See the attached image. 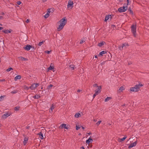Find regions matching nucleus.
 I'll return each mask as SVG.
<instances>
[{
	"label": "nucleus",
	"instance_id": "obj_1",
	"mask_svg": "<svg viewBox=\"0 0 149 149\" xmlns=\"http://www.w3.org/2000/svg\"><path fill=\"white\" fill-rule=\"evenodd\" d=\"M60 24L59 25V27H58L57 29L58 30V31H60L61 30L63 29L64 26L66 24L67 22V20L66 19V17H65V18L61 19L60 21Z\"/></svg>",
	"mask_w": 149,
	"mask_h": 149
},
{
	"label": "nucleus",
	"instance_id": "obj_2",
	"mask_svg": "<svg viewBox=\"0 0 149 149\" xmlns=\"http://www.w3.org/2000/svg\"><path fill=\"white\" fill-rule=\"evenodd\" d=\"M127 5L126 3L124 4L123 7H120L118 9V11L120 13L125 12L127 9Z\"/></svg>",
	"mask_w": 149,
	"mask_h": 149
},
{
	"label": "nucleus",
	"instance_id": "obj_3",
	"mask_svg": "<svg viewBox=\"0 0 149 149\" xmlns=\"http://www.w3.org/2000/svg\"><path fill=\"white\" fill-rule=\"evenodd\" d=\"M131 31L134 36L136 37V26L132 25L131 26Z\"/></svg>",
	"mask_w": 149,
	"mask_h": 149
},
{
	"label": "nucleus",
	"instance_id": "obj_4",
	"mask_svg": "<svg viewBox=\"0 0 149 149\" xmlns=\"http://www.w3.org/2000/svg\"><path fill=\"white\" fill-rule=\"evenodd\" d=\"M131 91L132 92H138L139 91V88H136L135 86L134 87H132L130 88Z\"/></svg>",
	"mask_w": 149,
	"mask_h": 149
},
{
	"label": "nucleus",
	"instance_id": "obj_5",
	"mask_svg": "<svg viewBox=\"0 0 149 149\" xmlns=\"http://www.w3.org/2000/svg\"><path fill=\"white\" fill-rule=\"evenodd\" d=\"M31 47H32L31 46L28 45L25 46L23 48L26 50L29 51L30 49L31 48Z\"/></svg>",
	"mask_w": 149,
	"mask_h": 149
},
{
	"label": "nucleus",
	"instance_id": "obj_6",
	"mask_svg": "<svg viewBox=\"0 0 149 149\" xmlns=\"http://www.w3.org/2000/svg\"><path fill=\"white\" fill-rule=\"evenodd\" d=\"M11 114L8 113H7L4 114L3 116L1 117V118L4 119H6Z\"/></svg>",
	"mask_w": 149,
	"mask_h": 149
},
{
	"label": "nucleus",
	"instance_id": "obj_7",
	"mask_svg": "<svg viewBox=\"0 0 149 149\" xmlns=\"http://www.w3.org/2000/svg\"><path fill=\"white\" fill-rule=\"evenodd\" d=\"M60 129L64 128L66 129H68L69 127L68 126H66V125L65 124H62L59 127Z\"/></svg>",
	"mask_w": 149,
	"mask_h": 149
},
{
	"label": "nucleus",
	"instance_id": "obj_8",
	"mask_svg": "<svg viewBox=\"0 0 149 149\" xmlns=\"http://www.w3.org/2000/svg\"><path fill=\"white\" fill-rule=\"evenodd\" d=\"M12 30L10 29L8 30V29H4L2 31V32L4 33H5L8 34V33H10L11 32Z\"/></svg>",
	"mask_w": 149,
	"mask_h": 149
},
{
	"label": "nucleus",
	"instance_id": "obj_9",
	"mask_svg": "<svg viewBox=\"0 0 149 149\" xmlns=\"http://www.w3.org/2000/svg\"><path fill=\"white\" fill-rule=\"evenodd\" d=\"M73 2L72 1H69L68 4L67 5L68 8H69L70 6H71V8H72V7H73Z\"/></svg>",
	"mask_w": 149,
	"mask_h": 149
},
{
	"label": "nucleus",
	"instance_id": "obj_10",
	"mask_svg": "<svg viewBox=\"0 0 149 149\" xmlns=\"http://www.w3.org/2000/svg\"><path fill=\"white\" fill-rule=\"evenodd\" d=\"M137 143V141H135L133 143H131L130 145L128 146V148H132L134 146H136Z\"/></svg>",
	"mask_w": 149,
	"mask_h": 149
},
{
	"label": "nucleus",
	"instance_id": "obj_11",
	"mask_svg": "<svg viewBox=\"0 0 149 149\" xmlns=\"http://www.w3.org/2000/svg\"><path fill=\"white\" fill-rule=\"evenodd\" d=\"M28 140V137H25L24 139V140L23 142V143L24 145H25L27 143Z\"/></svg>",
	"mask_w": 149,
	"mask_h": 149
},
{
	"label": "nucleus",
	"instance_id": "obj_12",
	"mask_svg": "<svg viewBox=\"0 0 149 149\" xmlns=\"http://www.w3.org/2000/svg\"><path fill=\"white\" fill-rule=\"evenodd\" d=\"M39 135V137L42 139H43L44 138L43 134L41 132H40L38 134Z\"/></svg>",
	"mask_w": 149,
	"mask_h": 149
},
{
	"label": "nucleus",
	"instance_id": "obj_13",
	"mask_svg": "<svg viewBox=\"0 0 149 149\" xmlns=\"http://www.w3.org/2000/svg\"><path fill=\"white\" fill-rule=\"evenodd\" d=\"M127 45H128V44H127V43H124V44H123L122 46H120V47H119V49H122H122H123V48L124 47H125V46H126Z\"/></svg>",
	"mask_w": 149,
	"mask_h": 149
},
{
	"label": "nucleus",
	"instance_id": "obj_14",
	"mask_svg": "<svg viewBox=\"0 0 149 149\" xmlns=\"http://www.w3.org/2000/svg\"><path fill=\"white\" fill-rule=\"evenodd\" d=\"M143 86V85L142 84H137L135 86L136 88H139V90L140 88Z\"/></svg>",
	"mask_w": 149,
	"mask_h": 149
},
{
	"label": "nucleus",
	"instance_id": "obj_15",
	"mask_svg": "<svg viewBox=\"0 0 149 149\" xmlns=\"http://www.w3.org/2000/svg\"><path fill=\"white\" fill-rule=\"evenodd\" d=\"M47 13H49L50 12L53 13L54 11V10H53V9L48 8L47 9Z\"/></svg>",
	"mask_w": 149,
	"mask_h": 149
},
{
	"label": "nucleus",
	"instance_id": "obj_16",
	"mask_svg": "<svg viewBox=\"0 0 149 149\" xmlns=\"http://www.w3.org/2000/svg\"><path fill=\"white\" fill-rule=\"evenodd\" d=\"M36 88L35 87V84H32L29 87V88L32 90H34Z\"/></svg>",
	"mask_w": 149,
	"mask_h": 149
},
{
	"label": "nucleus",
	"instance_id": "obj_17",
	"mask_svg": "<svg viewBox=\"0 0 149 149\" xmlns=\"http://www.w3.org/2000/svg\"><path fill=\"white\" fill-rule=\"evenodd\" d=\"M21 78V76L20 75L17 76L15 78L14 80L16 81L18 79H20Z\"/></svg>",
	"mask_w": 149,
	"mask_h": 149
},
{
	"label": "nucleus",
	"instance_id": "obj_18",
	"mask_svg": "<svg viewBox=\"0 0 149 149\" xmlns=\"http://www.w3.org/2000/svg\"><path fill=\"white\" fill-rule=\"evenodd\" d=\"M93 141V139L90 138L88 140H86V143L88 144H89L91 141Z\"/></svg>",
	"mask_w": 149,
	"mask_h": 149
},
{
	"label": "nucleus",
	"instance_id": "obj_19",
	"mask_svg": "<svg viewBox=\"0 0 149 149\" xmlns=\"http://www.w3.org/2000/svg\"><path fill=\"white\" fill-rule=\"evenodd\" d=\"M33 97L34 99H38L40 97V96L39 95H36L33 96Z\"/></svg>",
	"mask_w": 149,
	"mask_h": 149
},
{
	"label": "nucleus",
	"instance_id": "obj_20",
	"mask_svg": "<svg viewBox=\"0 0 149 149\" xmlns=\"http://www.w3.org/2000/svg\"><path fill=\"white\" fill-rule=\"evenodd\" d=\"M19 58H20V59L22 60V61H27L28 60V59L27 58L22 56L19 57Z\"/></svg>",
	"mask_w": 149,
	"mask_h": 149
},
{
	"label": "nucleus",
	"instance_id": "obj_21",
	"mask_svg": "<svg viewBox=\"0 0 149 149\" xmlns=\"http://www.w3.org/2000/svg\"><path fill=\"white\" fill-rule=\"evenodd\" d=\"M128 10L130 11V13L132 15H133L134 13L133 11L131 10L130 7L128 9Z\"/></svg>",
	"mask_w": 149,
	"mask_h": 149
},
{
	"label": "nucleus",
	"instance_id": "obj_22",
	"mask_svg": "<svg viewBox=\"0 0 149 149\" xmlns=\"http://www.w3.org/2000/svg\"><path fill=\"white\" fill-rule=\"evenodd\" d=\"M74 116L75 117L77 118H78V117H80L81 116V115L79 113H76L74 115Z\"/></svg>",
	"mask_w": 149,
	"mask_h": 149
},
{
	"label": "nucleus",
	"instance_id": "obj_23",
	"mask_svg": "<svg viewBox=\"0 0 149 149\" xmlns=\"http://www.w3.org/2000/svg\"><path fill=\"white\" fill-rule=\"evenodd\" d=\"M110 15H106L105 17L104 21L105 22L107 21L109 19V17H110Z\"/></svg>",
	"mask_w": 149,
	"mask_h": 149
},
{
	"label": "nucleus",
	"instance_id": "obj_24",
	"mask_svg": "<svg viewBox=\"0 0 149 149\" xmlns=\"http://www.w3.org/2000/svg\"><path fill=\"white\" fill-rule=\"evenodd\" d=\"M104 43H105V42H103V41L99 43L98 44V45L100 47H102L104 44Z\"/></svg>",
	"mask_w": 149,
	"mask_h": 149
},
{
	"label": "nucleus",
	"instance_id": "obj_25",
	"mask_svg": "<svg viewBox=\"0 0 149 149\" xmlns=\"http://www.w3.org/2000/svg\"><path fill=\"white\" fill-rule=\"evenodd\" d=\"M102 88L101 86H100L99 87H98V88L97 90V91H98L100 93L101 92V89Z\"/></svg>",
	"mask_w": 149,
	"mask_h": 149
},
{
	"label": "nucleus",
	"instance_id": "obj_26",
	"mask_svg": "<svg viewBox=\"0 0 149 149\" xmlns=\"http://www.w3.org/2000/svg\"><path fill=\"white\" fill-rule=\"evenodd\" d=\"M106 53V52L104 51H103L99 53V55L102 56L103 54H104Z\"/></svg>",
	"mask_w": 149,
	"mask_h": 149
},
{
	"label": "nucleus",
	"instance_id": "obj_27",
	"mask_svg": "<svg viewBox=\"0 0 149 149\" xmlns=\"http://www.w3.org/2000/svg\"><path fill=\"white\" fill-rule=\"evenodd\" d=\"M74 65H69V67L72 70H74Z\"/></svg>",
	"mask_w": 149,
	"mask_h": 149
},
{
	"label": "nucleus",
	"instance_id": "obj_28",
	"mask_svg": "<svg viewBox=\"0 0 149 149\" xmlns=\"http://www.w3.org/2000/svg\"><path fill=\"white\" fill-rule=\"evenodd\" d=\"M53 86V85H52V84H50V85H49V86H48L47 87V89H50Z\"/></svg>",
	"mask_w": 149,
	"mask_h": 149
},
{
	"label": "nucleus",
	"instance_id": "obj_29",
	"mask_svg": "<svg viewBox=\"0 0 149 149\" xmlns=\"http://www.w3.org/2000/svg\"><path fill=\"white\" fill-rule=\"evenodd\" d=\"M111 98V97H107L105 100V102H107L110 100Z\"/></svg>",
	"mask_w": 149,
	"mask_h": 149
},
{
	"label": "nucleus",
	"instance_id": "obj_30",
	"mask_svg": "<svg viewBox=\"0 0 149 149\" xmlns=\"http://www.w3.org/2000/svg\"><path fill=\"white\" fill-rule=\"evenodd\" d=\"M20 107L19 106L18 107H15L14 110L15 111H18L19 110V109L20 108Z\"/></svg>",
	"mask_w": 149,
	"mask_h": 149
},
{
	"label": "nucleus",
	"instance_id": "obj_31",
	"mask_svg": "<svg viewBox=\"0 0 149 149\" xmlns=\"http://www.w3.org/2000/svg\"><path fill=\"white\" fill-rule=\"evenodd\" d=\"M124 89V87L123 86H121L120 87V88L119 89V90L120 91L122 92Z\"/></svg>",
	"mask_w": 149,
	"mask_h": 149
},
{
	"label": "nucleus",
	"instance_id": "obj_32",
	"mask_svg": "<svg viewBox=\"0 0 149 149\" xmlns=\"http://www.w3.org/2000/svg\"><path fill=\"white\" fill-rule=\"evenodd\" d=\"M17 92H18V91L16 90H14V91H11V93L12 94H15L16 93H17Z\"/></svg>",
	"mask_w": 149,
	"mask_h": 149
},
{
	"label": "nucleus",
	"instance_id": "obj_33",
	"mask_svg": "<svg viewBox=\"0 0 149 149\" xmlns=\"http://www.w3.org/2000/svg\"><path fill=\"white\" fill-rule=\"evenodd\" d=\"M45 41L41 42H40L39 44H38V45L39 46H40L44 42H45Z\"/></svg>",
	"mask_w": 149,
	"mask_h": 149
},
{
	"label": "nucleus",
	"instance_id": "obj_34",
	"mask_svg": "<svg viewBox=\"0 0 149 149\" xmlns=\"http://www.w3.org/2000/svg\"><path fill=\"white\" fill-rule=\"evenodd\" d=\"M49 16V13H47V14H46L44 16L45 17V18H48Z\"/></svg>",
	"mask_w": 149,
	"mask_h": 149
},
{
	"label": "nucleus",
	"instance_id": "obj_35",
	"mask_svg": "<svg viewBox=\"0 0 149 149\" xmlns=\"http://www.w3.org/2000/svg\"><path fill=\"white\" fill-rule=\"evenodd\" d=\"M54 68V67H53L52 66H51L50 65L49 67L48 68V70H52Z\"/></svg>",
	"mask_w": 149,
	"mask_h": 149
},
{
	"label": "nucleus",
	"instance_id": "obj_36",
	"mask_svg": "<svg viewBox=\"0 0 149 149\" xmlns=\"http://www.w3.org/2000/svg\"><path fill=\"white\" fill-rule=\"evenodd\" d=\"M127 137L126 136H125L124 137L120 139V141H124L127 138Z\"/></svg>",
	"mask_w": 149,
	"mask_h": 149
},
{
	"label": "nucleus",
	"instance_id": "obj_37",
	"mask_svg": "<svg viewBox=\"0 0 149 149\" xmlns=\"http://www.w3.org/2000/svg\"><path fill=\"white\" fill-rule=\"evenodd\" d=\"M54 104H52V106L50 108V109L52 111V110L53 109H54Z\"/></svg>",
	"mask_w": 149,
	"mask_h": 149
},
{
	"label": "nucleus",
	"instance_id": "obj_38",
	"mask_svg": "<svg viewBox=\"0 0 149 149\" xmlns=\"http://www.w3.org/2000/svg\"><path fill=\"white\" fill-rule=\"evenodd\" d=\"M13 70V68H12L10 67V68H9L8 69H7L6 70V71H7V72H9V71H10L11 70Z\"/></svg>",
	"mask_w": 149,
	"mask_h": 149
},
{
	"label": "nucleus",
	"instance_id": "obj_39",
	"mask_svg": "<svg viewBox=\"0 0 149 149\" xmlns=\"http://www.w3.org/2000/svg\"><path fill=\"white\" fill-rule=\"evenodd\" d=\"M5 96V95L1 96V97H0V101H1L3 100V98Z\"/></svg>",
	"mask_w": 149,
	"mask_h": 149
},
{
	"label": "nucleus",
	"instance_id": "obj_40",
	"mask_svg": "<svg viewBox=\"0 0 149 149\" xmlns=\"http://www.w3.org/2000/svg\"><path fill=\"white\" fill-rule=\"evenodd\" d=\"M102 121L101 120H100L99 121H98L96 123V124L97 125H99L101 123Z\"/></svg>",
	"mask_w": 149,
	"mask_h": 149
},
{
	"label": "nucleus",
	"instance_id": "obj_41",
	"mask_svg": "<svg viewBox=\"0 0 149 149\" xmlns=\"http://www.w3.org/2000/svg\"><path fill=\"white\" fill-rule=\"evenodd\" d=\"M76 130H78L80 128V127L79 125H76Z\"/></svg>",
	"mask_w": 149,
	"mask_h": 149
},
{
	"label": "nucleus",
	"instance_id": "obj_42",
	"mask_svg": "<svg viewBox=\"0 0 149 149\" xmlns=\"http://www.w3.org/2000/svg\"><path fill=\"white\" fill-rule=\"evenodd\" d=\"M85 41V40H84L83 39H81V41H80V44H82Z\"/></svg>",
	"mask_w": 149,
	"mask_h": 149
},
{
	"label": "nucleus",
	"instance_id": "obj_43",
	"mask_svg": "<svg viewBox=\"0 0 149 149\" xmlns=\"http://www.w3.org/2000/svg\"><path fill=\"white\" fill-rule=\"evenodd\" d=\"M39 84L38 83L35 84V87L36 88L37 87L39 86Z\"/></svg>",
	"mask_w": 149,
	"mask_h": 149
},
{
	"label": "nucleus",
	"instance_id": "obj_44",
	"mask_svg": "<svg viewBox=\"0 0 149 149\" xmlns=\"http://www.w3.org/2000/svg\"><path fill=\"white\" fill-rule=\"evenodd\" d=\"M17 4L19 5L21 3V1H18L17 2Z\"/></svg>",
	"mask_w": 149,
	"mask_h": 149
},
{
	"label": "nucleus",
	"instance_id": "obj_45",
	"mask_svg": "<svg viewBox=\"0 0 149 149\" xmlns=\"http://www.w3.org/2000/svg\"><path fill=\"white\" fill-rule=\"evenodd\" d=\"M98 91H97V90H95V94L97 95L98 94V93H99Z\"/></svg>",
	"mask_w": 149,
	"mask_h": 149
},
{
	"label": "nucleus",
	"instance_id": "obj_46",
	"mask_svg": "<svg viewBox=\"0 0 149 149\" xmlns=\"http://www.w3.org/2000/svg\"><path fill=\"white\" fill-rule=\"evenodd\" d=\"M93 86L94 87H98V86L97 84H93Z\"/></svg>",
	"mask_w": 149,
	"mask_h": 149
},
{
	"label": "nucleus",
	"instance_id": "obj_47",
	"mask_svg": "<svg viewBox=\"0 0 149 149\" xmlns=\"http://www.w3.org/2000/svg\"><path fill=\"white\" fill-rule=\"evenodd\" d=\"M50 51H47V50L46 51H45V52L46 53H47V54H49V53H50Z\"/></svg>",
	"mask_w": 149,
	"mask_h": 149
},
{
	"label": "nucleus",
	"instance_id": "obj_48",
	"mask_svg": "<svg viewBox=\"0 0 149 149\" xmlns=\"http://www.w3.org/2000/svg\"><path fill=\"white\" fill-rule=\"evenodd\" d=\"M26 22V23H28L30 22V20L29 19H27Z\"/></svg>",
	"mask_w": 149,
	"mask_h": 149
},
{
	"label": "nucleus",
	"instance_id": "obj_49",
	"mask_svg": "<svg viewBox=\"0 0 149 149\" xmlns=\"http://www.w3.org/2000/svg\"><path fill=\"white\" fill-rule=\"evenodd\" d=\"M5 81V80L4 79L0 80V81Z\"/></svg>",
	"mask_w": 149,
	"mask_h": 149
},
{
	"label": "nucleus",
	"instance_id": "obj_50",
	"mask_svg": "<svg viewBox=\"0 0 149 149\" xmlns=\"http://www.w3.org/2000/svg\"><path fill=\"white\" fill-rule=\"evenodd\" d=\"M105 62V61H103V62H102V63H101V65H102L104 64Z\"/></svg>",
	"mask_w": 149,
	"mask_h": 149
},
{
	"label": "nucleus",
	"instance_id": "obj_51",
	"mask_svg": "<svg viewBox=\"0 0 149 149\" xmlns=\"http://www.w3.org/2000/svg\"><path fill=\"white\" fill-rule=\"evenodd\" d=\"M127 5H128V4H129V0H127Z\"/></svg>",
	"mask_w": 149,
	"mask_h": 149
},
{
	"label": "nucleus",
	"instance_id": "obj_52",
	"mask_svg": "<svg viewBox=\"0 0 149 149\" xmlns=\"http://www.w3.org/2000/svg\"><path fill=\"white\" fill-rule=\"evenodd\" d=\"M96 95L95 93L93 95V98H94Z\"/></svg>",
	"mask_w": 149,
	"mask_h": 149
},
{
	"label": "nucleus",
	"instance_id": "obj_53",
	"mask_svg": "<svg viewBox=\"0 0 149 149\" xmlns=\"http://www.w3.org/2000/svg\"><path fill=\"white\" fill-rule=\"evenodd\" d=\"M31 48L33 49V50H35V48H34V47H31ZM31 50H33V49H32Z\"/></svg>",
	"mask_w": 149,
	"mask_h": 149
},
{
	"label": "nucleus",
	"instance_id": "obj_54",
	"mask_svg": "<svg viewBox=\"0 0 149 149\" xmlns=\"http://www.w3.org/2000/svg\"><path fill=\"white\" fill-rule=\"evenodd\" d=\"M30 127L29 126H27L26 127V128L27 129H29Z\"/></svg>",
	"mask_w": 149,
	"mask_h": 149
},
{
	"label": "nucleus",
	"instance_id": "obj_55",
	"mask_svg": "<svg viewBox=\"0 0 149 149\" xmlns=\"http://www.w3.org/2000/svg\"><path fill=\"white\" fill-rule=\"evenodd\" d=\"M3 18V17L2 16H0V19H2Z\"/></svg>",
	"mask_w": 149,
	"mask_h": 149
},
{
	"label": "nucleus",
	"instance_id": "obj_56",
	"mask_svg": "<svg viewBox=\"0 0 149 149\" xmlns=\"http://www.w3.org/2000/svg\"><path fill=\"white\" fill-rule=\"evenodd\" d=\"M3 29V27L0 26V30H2Z\"/></svg>",
	"mask_w": 149,
	"mask_h": 149
},
{
	"label": "nucleus",
	"instance_id": "obj_57",
	"mask_svg": "<svg viewBox=\"0 0 149 149\" xmlns=\"http://www.w3.org/2000/svg\"><path fill=\"white\" fill-rule=\"evenodd\" d=\"M82 149H85L84 148L83 146H82L81 148Z\"/></svg>",
	"mask_w": 149,
	"mask_h": 149
},
{
	"label": "nucleus",
	"instance_id": "obj_58",
	"mask_svg": "<svg viewBox=\"0 0 149 149\" xmlns=\"http://www.w3.org/2000/svg\"><path fill=\"white\" fill-rule=\"evenodd\" d=\"M93 121L95 122H96L97 121V119H94L93 120Z\"/></svg>",
	"mask_w": 149,
	"mask_h": 149
},
{
	"label": "nucleus",
	"instance_id": "obj_59",
	"mask_svg": "<svg viewBox=\"0 0 149 149\" xmlns=\"http://www.w3.org/2000/svg\"><path fill=\"white\" fill-rule=\"evenodd\" d=\"M80 91H81V90H78L77 91V92H80Z\"/></svg>",
	"mask_w": 149,
	"mask_h": 149
},
{
	"label": "nucleus",
	"instance_id": "obj_60",
	"mask_svg": "<svg viewBox=\"0 0 149 149\" xmlns=\"http://www.w3.org/2000/svg\"><path fill=\"white\" fill-rule=\"evenodd\" d=\"M1 15H4V13H1Z\"/></svg>",
	"mask_w": 149,
	"mask_h": 149
},
{
	"label": "nucleus",
	"instance_id": "obj_61",
	"mask_svg": "<svg viewBox=\"0 0 149 149\" xmlns=\"http://www.w3.org/2000/svg\"><path fill=\"white\" fill-rule=\"evenodd\" d=\"M81 127H82V128L83 129H84V127L83 126H81Z\"/></svg>",
	"mask_w": 149,
	"mask_h": 149
},
{
	"label": "nucleus",
	"instance_id": "obj_62",
	"mask_svg": "<svg viewBox=\"0 0 149 149\" xmlns=\"http://www.w3.org/2000/svg\"><path fill=\"white\" fill-rule=\"evenodd\" d=\"M109 17V18H112V16L111 15H110V17Z\"/></svg>",
	"mask_w": 149,
	"mask_h": 149
},
{
	"label": "nucleus",
	"instance_id": "obj_63",
	"mask_svg": "<svg viewBox=\"0 0 149 149\" xmlns=\"http://www.w3.org/2000/svg\"><path fill=\"white\" fill-rule=\"evenodd\" d=\"M95 57L96 58H97V55L95 56Z\"/></svg>",
	"mask_w": 149,
	"mask_h": 149
},
{
	"label": "nucleus",
	"instance_id": "obj_64",
	"mask_svg": "<svg viewBox=\"0 0 149 149\" xmlns=\"http://www.w3.org/2000/svg\"><path fill=\"white\" fill-rule=\"evenodd\" d=\"M88 134L89 135H90V134H91V133H90V132H89V133H88Z\"/></svg>",
	"mask_w": 149,
	"mask_h": 149
}]
</instances>
